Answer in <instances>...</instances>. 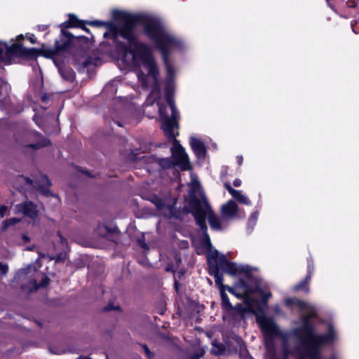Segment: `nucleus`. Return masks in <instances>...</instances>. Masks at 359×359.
<instances>
[{
  "instance_id": "obj_1",
  "label": "nucleus",
  "mask_w": 359,
  "mask_h": 359,
  "mask_svg": "<svg viewBox=\"0 0 359 359\" xmlns=\"http://www.w3.org/2000/svg\"><path fill=\"white\" fill-rule=\"evenodd\" d=\"M119 18L120 21L116 23L92 21L89 24L106 26L108 30L103 34L104 38H111L114 41H117L118 38L121 37L128 41V46L125 48L122 60L126 65L133 69L143 88H151L147 103L152 105L156 102L162 122L161 128L165 136L173 142L171 148L172 161L163 158L160 164L165 168H170L175 165L182 170H188L191 168L188 155L175 139L176 135L174 133V130L177 128L178 112L172 99L174 69L169 61L170 55L175 50H182L184 44L180 39L176 37L156 20L149 19L146 22L144 33L161 53L167 72L165 93L170 110V114H169L168 106L161 104L158 102L161 95L158 69L152 55L151 49L146 43L138 41L135 36L136 17L130 15H119Z\"/></svg>"
},
{
  "instance_id": "obj_2",
  "label": "nucleus",
  "mask_w": 359,
  "mask_h": 359,
  "mask_svg": "<svg viewBox=\"0 0 359 359\" xmlns=\"http://www.w3.org/2000/svg\"><path fill=\"white\" fill-rule=\"evenodd\" d=\"M190 196L191 199L188 203V208L193 214L196 224L202 230L205 241L209 248L207 258L210 274L214 277L215 284L219 287V290L226 289V285L223 284V275L219 272V269H221L218 266L217 261L215 259V256H217V252L212 251L210 239L208 234V227L205 223V219H208L210 227L213 230L221 231L223 229L222 219L219 218L212 210L198 182L193 183Z\"/></svg>"
},
{
  "instance_id": "obj_3",
  "label": "nucleus",
  "mask_w": 359,
  "mask_h": 359,
  "mask_svg": "<svg viewBox=\"0 0 359 359\" xmlns=\"http://www.w3.org/2000/svg\"><path fill=\"white\" fill-rule=\"evenodd\" d=\"M217 252L215 259L217 261L219 267L231 276H236L245 271L243 266L238 265L234 262L228 261L226 256L219 253L217 250L212 249Z\"/></svg>"
},
{
  "instance_id": "obj_4",
  "label": "nucleus",
  "mask_w": 359,
  "mask_h": 359,
  "mask_svg": "<svg viewBox=\"0 0 359 359\" xmlns=\"http://www.w3.org/2000/svg\"><path fill=\"white\" fill-rule=\"evenodd\" d=\"M25 140L22 144L26 148L34 150L39 149L49 144V141L37 132H30L25 135Z\"/></svg>"
},
{
  "instance_id": "obj_5",
  "label": "nucleus",
  "mask_w": 359,
  "mask_h": 359,
  "mask_svg": "<svg viewBox=\"0 0 359 359\" xmlns=\"http://www.w3.org/2000/svg\"><path fill=\"white\" fill-rule=\"evenodd\" d=\"M225 290L226 289L220 290V295L223 307L226 309H233L239 318L243 319L245 314L250 312L251 310L250 306L238 304L233 308L230 303L228 295L225 292Z\"/></svg>"
},
{
  "instance_id": "obj_6",
  "label": "nucleus",
  "mask_w": 359,
  "mask_h": 359,
  "mask_svg": "<svg viewBox=\"0 0 359 359\" xmlns=\"http://www.w3.org/2000/svg\"><path fill=\"white\" fill-rule=\"evenodd\" d=\"M15 211L17 213H22L32 219H35L38 216V210L36 205L29 201L16 205L15 206Z\"/></svg>"
},
{
  "instance_id": "obj_7",
  "label": "nucleus",
  "mask_w": 359,
  "mask_h": 359,
  "mask_svg": "<svg viewBox=\"0 0 359 359\" xmlns=\"http://www.w3.org/2000/svg\"><path fill=\"white\" fill-rule=\"evenodd\" d=\"M237 212L238 205L233 200L229 201L221 208V213L224 219H231L234 218L237 215Z\"/></svg>"
},
{
  "instance_id": "obj_8",
  "label": "nucleus",
  "mask_w": 359,
  "mask_h": 359,
  "mask_svg": "<svg viewBox=\"0 0 359 359\" xmlns=\"http://www.w3.org/2000/svg\"><path fill=\"white\" fill-rule=\"evenodd\" d=\"M191 147L198 158H203L206 154L205 144L200 139L194 137H190Z\"/></svg>"
},
{
  "instance_id": "obj_9",
  "label": "nucleus",
  "mask_w": 359,
  "mask_h": 359,
  "mask_svg": "<svg viewBox=\"0 0 359 359\" xmlns=\"http://www.w3.org/2000/svg\"><path fill=\"white\" fill-rule=\"evenodd\" d=\"M224 185L229 193L239 203L246 205H251L250 200L247 196L243 195L241 191L233 189L228 182H224Z\"/></svg>"
},
{
  "instance_id": "obj_10",
  "label": "nucleus",
  "mask_w": 359,
  "mask_h": 359,
  "mask_svg": "<svg viewBox=\"0 0 359 359\" xmlns=\"http://www.w3.org/2000/svg\"><path fill=\"white\" fill-rule=\"evenodd\" d=\"M313 271V266L309 264L308 273H307L305 279L294 286L295 290H303L306 292V293L309 292V287L308 285L311 280Z\"/></svg>"
},
{
  "instance_id": "obj_11",
  "label": "nucleus",
  "mask_w": 359,
  "mask_h": 359,
  "mask_svg": "<svg viewBox=\"0 0 359 359\" xmlns=\"http://www.w3.org/2000/svg\"><path fill=\"white\" fill-rule=\"evenodd\" d=\"M49 283V278L47 277H44L42 278L39 285H38L37 282L34 279H32L29 281V285L22 287L23 289H28L30 292L36 291L38 288L46 287Z\"/></svg>"
},
{
  "instance_id": "obj_12",
  "label": "nucleus",
  "mask_w": 359,
  "mask_h": 359,
  "mask_svg": "<svg viewBox=\"0 0 359 359\" xmlns=\"http://www.w3.org/2000/svg\"><path fill=\"white\" fill-rule=\"evenodd\" d=\"M59 72L61 76L66 81H73L75 78V72L68 67H60Z\"/></svg>"
},
{
  "instance_id": "obj_13",
  "label": "nucleus",
  "mask_w": 359,
  "mask_h": 359,
  "mask_svg": "<svg viewBox=\"0 0 359 359\" xmlns=\"http://www.w3.org/2000/svg\"><path fill=\"white\" fill-rule=\"evenodd\" d=\"M40 182L41 184L39 185V189L42 194L48 195V191L47 188L50 185L48 178L46 175H41L40 177Z\"/></svg>"
},
{
  "instance_id": "obj_14",
  "label": "nucleus",
  "mask_w": 359,
  "mask_h": 359,
  "mask_svg": "<svg viewBox=\"0 0 359 359\" xmlns=\"http://www.w3.org/2000/svg\"><path fill=\"white\" fill-rule=\"evenodd\" d=\"M32 272H35V270L33 269L31 266L25 269H22L18 272L16 278L18 279H22Z\"/></svg>"
},
{
  "instance_id": "obj_15",
  "label": "nucleus",
  "mask_w": 359,
  "mask_h": 359,
  "mask_svg": "<svg viewBox=\"0 0 359 359\" xmlns=\"http://www.w3.org/2000/svg\"><path fill=\"white\" fill-rule=\"evenodd\" d=\"M11 50V47L8 48L6 44L0 43V62L5 61L7 55Z\"/></svg>"
},
{
  "instance_id": "obj_16",
  "label": "nucleus",
  "mask_w": 359,
  "mask_h": 359,
  "mask_svg": "<svg viewBox=\"0 0 359 359\" xmlns=\"http://www.w3.org/2000/svg\"><path fill=\"white\" fill-rule=\"evenodd\" d=\"M19 221V219L15 217L6 219L3 223V229H6L9 226L17 224Z\"/></svg>"
},
{
  "instance_id": "obj_17",
  "label": "nucleus",
  "mask_w": 359,
  "mask_h": 359,
  "mask_svg": "<svg viewBox=\"0 0 359 359\" xmlns=\"http://www.w3.org/2000/svg\"><path fill=\"white\" fill-rule=\"evenodd\" d=\"M258 212H255L251 215L248 220V226H251L252 227H253L255 225L258 218Z\"/></svg>"
},
{
  "instance_id": "obj_18",
  "label": "nucleus",
  "mask_w": 359,
  "mask_h": 359,
  "mask_svg": "<svg viewBox=\"0 0 359 359\" xmlns=\"http://www.w3.org/2000/svg\"><path fill=\"white\" fill-rule=\"evenodd\" d=\"M68 45V43L67 41L63 42L62 43H60L59 41H55V51H59L64 50Z\"/></svg>"
},
{
  "instance_id": "obj_19",
  "label": "nucleus",
  "mask_w": 359,
  "mask_h": 359,
  "mask_svg": "<svg viewBox=\"0 0 359 359\" xmlns=\"http://www.w3.org/2000/svg\"><path fill=\"white\" fill-rule=\"evenodd\" d=\"M8 270V266L7 264L0 262V271L3 276L6 275Z\"/></svg>"
},
{
  "instance_id": "obj_20",
  "label": "nucleus",
  "mask_w": 359,
  "mask_h": 359,
  "mask_svg": "<svg viewBox=\"0 0 359 359\" xmlns=\"http://www.w3.org/2000/svg\"><path fill=\"white\" fill-rule=\"evenodd\" d=\"M228 174V167L227 166H222L221 168V172H220V177L222 180H223L224 177L227 176Z\"/></svg>"
},
{
  "instance_id": "obj_21",
  "label": "nucleus",
  "mask_w": 359,
  "mask_h": 359,
  "mask_svg": "<svg viewBox=\"0 0 359 359\" xmlns=\"http://www.w3.org/2000/svg\"><path fill=\"white\" fill-rule=\"evenodd\" d=\"M142 348H143V349L144 351V353H145L146 355L147 356V358L149 359H151L153 357L152 352L150 351V350L149 349V348L146 345H143Z\"/></svg>"
},
{
  "instance_id": "obj_22",
  "label": "nucleus",
  "mask_w": 359,
  "mask_h": 359,
  "mask_svg": "<svg viewBox=\"0 0 359 359\" xmlns=\"http://www.w3.org/2000/svg\"><path fill=\"white\" fill-rule=\"evenodd\" d=\"M261 296H262L263 301L266 302L271 297V293L266 292H262Z\"/></svg>"
},
{
  "instance_id": "obj_23",
  "label": "nucleus",
  "mask_w": 359,
  "mask_h": 359,
  "mask_svg": "<svg viewBox=\"0 0 359 359\" xmlns=\"http://www.w3.org/2000/svg\"><path fill=\"white\" fill-rule=\"evenodd\" d=\"M7 211V207L5 205L0 206V218L5 216L6 212Z\"/></svg>"
},
{
  "instance_id": "obj_24",
  "label": "nucleus",
  "mask_w": 359,
  "mask_h": 359,
  "mask_svg": "<svg viewBox=\"0 0 359 359\" xmlns=\"http://www.w3.org/2000/svg\"><path fill=\"white\" fill-rule=\"evenodd\" d=\"M27 38L32 44H34L36 43V39L35 38L34 34L27 35Z\"/></svg>"
},
{
  "instance_id": "obj_25",
  "label": "nucleus",
  "mask_w": 359,
  "mask_h": 359,
  "mask_svg": "<svg viewBox=\"0 0 359 359\" xmlns=\"http://www.w3.org/2000/svg\"><path fill=\"white\" fill-rule=\"evenodd\" d=\"M226 290H227L230 293H231V294H234V295H235V296H236L237 297H240V295H238L237 293H236V292H234V290H233L232 287H229V286H227V285H226Z\"/></svg>"
},
{
  "instance_id": "obj_26",
  "label": "nucleus",
  "mask_w": 359,
  "mask_h": 359,
  "mask_svg": "<svg viewBox=\"0 0 359 359\" xmlns=\"http://www.w3.org/2000/svg\"><path fill=\"white\" fill-rule=\"evenodd\" d=\"M241 180L238 178L236 179L233 182V184L234 187H238L241 185Z\"/></svg>"
},
{
  "instance_id": "obj_27",
  "label": "nucleus",
  "mask_w": 359,
  "mask_h": 359,
  "mask_svg": "<svg viewBox=\"0 0 359 359\" xmlns=\"http://www.w3.org/2000/svg\"><path fill=\"white\" fill-rule=\"evenodd\" d=\"M74 20H76V17L75 15H69V21H70V23L72 26H74L76 25V23L74 22Z\"/></svg>"
},
{
  "instance_id": "obj_28",
  "label": "nucleus",
  "mask_w": 359,
  "mask_h": 359,
  "mask_svg": "<svg viewBox=\"0 0 359 359\" xmlns=\"http://www.w3.org/2000/svg\"><path fill=\"white\" fill-rule=\"evenodd\" d=\"M9 86L6 83H3L0 86V90H4L6 93H8Z\"/></svg>"
},
{
  "instance_id": "obj_29",
  "label": "nucleus",
  "mask_w": 359,
  "mask_h": 359,
  "mask_svg": "<svg viewBox=\"0 0 359 359\" xmlns=\"http://www.w3.org/2000/svg\"><path fill=\"white\" fill-rule=\"evenodd\" d=\"M139 243H140V246L142 248H143L144 249H147L148 248L147 243L144 241L139 240Z\"/></svg>"
},
{
  "instance_id": "obj_30",
  "label": "nucleus",
  "mask_w": 359,
  "mask_h": 359,
  "mask_svg": "<svg viewBox=\"0 0 359 359\" xmlns=\"http://www.w3.org/2000/svg\"><path fill=\"white\" fill-rule=\"evenodd\" d=\"M47 28H48V25H38V29H39V31H44V30H46Z\"/></svg>"
},
{
  "instance_id": "obj_31",
  "label": "nucleus",
  "mask_w": 359,
  "mask_h": 359,
  "mask_svg": "<svg viewBox=\"0 0 359 359\" xmlns=\"http://www.w3.org/2000/svg\"><path fill=\"white\" fill-rule=\"evenodd\" d=\"M236 159H237V162H238V165H241L243 163V156H238Z\"/></svg>"
},
{
  "instance_id": "obj_32",
  "label": "nucleus",
  "mask_w": 359,
  "mask_h": 359,
  "mask_svg": "<svg viewBox=\"0 0 359 359\" xmlns=\"http://www.w3.org/2000/svg\"><path fill=\"white\" fill-rule=\"evenodd\" d=\"M156 200H157V201H156V207H157L158 208H161L162 207V205H163V203H162V201H160V200H158V199H156Z\"/></svg>"
},
{
  "instance_id": "obj_33",
  "label": "nucleus",
  "mask_w": 359,
  "mask_h": 359,
  "mask_svg": "<svg viewBox=\"0 0 359 359\" xmlns=\"http://www.w3.org/2000/svg\"><path fill=\"white\" fill-rule=\"evenodd\" d=\"M50 352H51V353H54V354H57V355H60V354H61V353H63V351H53L52 350V348H50Z\"/></svg>"
},
{
  "instance_id": "obj_34",
  "label": "nucleus",
  "mask_w": 359,
  "mask_h": 359,
  "mask_svg": "<svg viewBox=\"0 0 359 359\" xmlns=\"http://www.w3.org/2000/svg\"><path fill=\"white\" fill-rule=\"evenodd\" d=\"M203 354H204V351H202L199 355H195L193 359H198L200 357L203 356Z\"/></svg>"
},
{
  "instance_id": "obj_35",
  "label": "nucleus",
  "mask_w": 359,
  "mask_h": 359,
  "mask_svg": "<svg viewBox=\"0 0 359 359\" xmlns=\"http://www.w3.org/2000/svg\"><path fill=\"white\" fill-rule=\"evenodd\" d=\"M175 290L177 291L178 290V286H177V283L176 281L175 283Z\"/></svg>"
},
{
  "instance_id": "obj_36",
  "label": "nucleus",
  "mask_w": 359,
  "mask_h": 359,
  "mask_svg": "<svg viewBox=\"0 0 359 359\" xmlns=\"http://www.w3.org/2000/svg\"><path fill=\"white\" fill-rule=\"evenodd\" d=\"M245 295H249V292L247 290H245L244 291Z\"/></svg>"
},
{
  "instance_id": "obj_37",
  "label": "nucleus",
  "mask_w": 359,
  "mask_h": 359,
  "mask_svg": "<svg viewBox=\"0 0 359 359\" xmlns=\"http://www.w3.org/2000/svg\"><path fill=\"white\" fill-rule=\"evenodd\" d=\"M34 50V49H27L26 50L27 52H32Z\"/></svg>"
},
{
  "instance_id": "obj_38",
  "label": "nucleus",
  "mask_w": 359,
  "mask_h": 359,
  "mask_svg": "<svg viewBox=\"0 0 359 359\" xmlns=\"http://www.w3.org/2000/svg\"><path fill=\"white\" fill-rule=\"evenodd\" d=\"M77 359H90L88 357H84V358H79Z\"/></svg>"
},
{
  "instance_id": "obj_39",
  "label": "nucleus",
  "mask_w": 359,
  "mask_h": 359,
  "mask_svg": "<svg viewBox=\"0 0 359 359\" xmlns=\"http://www.w3.org/2000/svg\"><path fill=\"white\" fill-rule=\"evenodd\" d=\"M23 239H25V240H28V238H27V236H23Z\"/></svg>"
},
{
  "instance_id": "obj_40",
  "label": "nucleus",
  "mask_w": 359,
  "mask_h": 359,
  "mask_svg": "<svg viewBox=\"0 0 359 359\" xmlns=\"http://www.w3.org/2000/svg\"><path fill=\"white\" fill-rule=\"evenodd\" d=\"M16 46H17V45H16V44H13V45L12 46V48H13V49H14Z\"/></svg>"
},
{
  "instance_id": "obj_41",
  "label": "nucleus",
  "mask_w": 359,
  "mask_h": 359,
  "mask_svg": "<svg viewBox=\"0 0 359 359\" xmlns=\"http://www.w3.org/2000/svg\"><path fill=\"white\" fill-rule=\"evenodd\" d=\"M18 37H19L20 39H22V38H23V36H22V34H20Z\"/></svg>"
},
{
  "instance_id": "obj_42",
  "label": "nucleus",
  "mask_w": 359,
  "mask_h": 359,
  "mask_svg": "<svg viewBox=\"0 0 359 359\" xmlns=\"http://www.w3.org/2000/svg\"><path fill=\"white\" fill-rule=\"evenodd\" d=\"M84 30H86V31L88 32V28H86V27H85V28H84Z\"/></svg>"
},
{
  "instance_id": "obj_43",
  "label": "nucleus",
  "mask_w": 359,
  "mask_h": 359,
  "mask_svg": "<svg viewBox=\"0 0 359 359\" xmlns=\"http://www.w3.org/2000/svg\"><path fill=\"white\" fill-rule=\"evenodd\" d=\"M248 359H252V358H249Z\"/></svg>"
}]
</instances>
